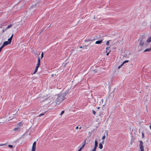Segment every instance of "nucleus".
<instances>
[{
  "label": "nucleus",
  "mask_w": 151,
  "mask_h": 151,
  "mask_svg": "<svg viewBox=\"0 0 151 151\" xmlns=\"http://www.w3.org/2000/svg\"><path fill=\"white\" fill-rule=\"evenodd\" d=\"M66 93H60L57 95L58 97L56 100V104L59 105L62 102L66 99Z\"/></svg>",
  "instance_id": "nucleus-1"
},
{
  "label": "nucleus",
  "mask_w": 151,
  "mask_h": 151,
  "mask_svg": "<svg viewBox=\"0 0 151 151\" xmlns=\"http://www.w3.org/2000/svg\"><path fill=\"white\" fill-rule=\"evenodd\" d=\"M40 58H38L37 60V63L36 65V68L35 70L33 73V74H35L37 71L38 68L40 65Z\"/></svg>",
  "instance_id": "nucleus-2"
},
{
  "label": "nucleus",
  "mask_w": 151,
  "mask_h": 151,
  "mask_svg": "<svg viewBox=\"0 0 151 151\" xmlns=\"http://www.w3.org/2000/svg\"><path fill=\"white\" fill-rule=\"evenodd\" d=\"M139 148L141 150V151H144L143 143L142 141H140L139 142Z\"/></svg>",
  "instance_id": "nucleus-3"
},
{
  "label": "nucleus",
  "mask_w": 151,
  "mask_h": 151,
  "mask_svg": "<svg viewBox=\"0 0 151 151\" xmlns=\"http://www.w3.org/2000/svg\"><path fill=\"white\" fill-rule=\"evenodd\" d=\"M11 42H10L9 41H5L4 43L3 44L2 46L4 47V46L6 45H8L10 44Z\"/></svg>",
  "instance_id": "nucleus-4"
},
{
  "label": "nucleus",
  "mask_w": 151,
  "mask_h": 151,
  "mask_svg": "<svg viewBox=\"0 0 151 151\" xmlns=\"http://www.w3.org/2000/svg\"><path fill=\"white\" fill-rule=\"evenodd\" d=\"M144 42L142 40H140L139 43V45L142 46L144 45Z\"/></svg>",
  "instance_id": "nucleus-5"
},
{
  "label": "nucleus",
  "mask_w": 151,
  "mask_h": 151,
  "mask_svg": "<svg viewBox=\"0 0 151 151\" xmlns=\"http://www.w3.org/2000/svg\"><path fill=\"white\" fill-rule=\"evenodd\" d=\"M102 41H103L102 40L97 41L96 42L95 44H100L102 43Z\"/></svg>",
  "instance_id": "nucleus-6"
},
{
  "label": "nucleus",
  "mask_w": 151,
  "mask_h": 151,
  "mask_svg": "<svg viewBox=\"0 0 151 151\" xmlns=\"http://www.w3.org/2000/svg\"><path fill=\"white\" fill-rule=\"evenodd\" d=\"M84 144L83 145H82V147L80 148L78 150V151H81V149L82 148H83L85 145V143H86V140L85 139L84 141Z\"/></svg>",
  "instance_id": "nucleus-7"
},
{
  "label": "nucleus",
  "mask_w": 151,
  "mask_h": 151,
  "mask_svg": "<svg viewBox=\"0 0 151 151\" xmlns=\"http://www.w3.org/2000/svg\"><path fill=\"white\" fill-rule=\"evenodd\" d=\"M23 125V123L21 122H19L17 124V126L18 127H21Z\"/></svg>",
  "instance_id": "nucleus-8"
},
{
  "label": "nucleus",
  "mask_w": 151,
  "mask_h": 151,
  "mask_svg": "<svg viewBox=\"0 0 151 151\" xmlns=\"http://www.w3.org/2000/svg\"><path fill=\"white\" fill-rule=\"evenodd\" d=\"M98 142L96 140H95V146L94 147L95 148H97V147L98 146Z\"/></svg>",
  "instance_id": "nucleus-9"
},
{
  "label": "nucleus",
  "mask_w": 151,
  "mask_h": 151,
  "mask_svg": "<svg viewBox=\"0 0 151 151\" xmlns=\"http://www.w3.org/2000/svg\"><path fill=\"white\" fill-rule=\"evenodd\" d=\"M151 51V48H149L147 49H146L144 51V52H149Z\"/></svg>",
  "instance_id": "nucleus-10"
},
{
  "label": "nucleus",
  "mask_w": 151,
  "mask_h": 151,
  "mask_svg": "<svg viewBox=\"0 0 151 151\" xmlns=\"http://www.w3.org/2000/svg\"><path fill=\"white\" fill-rule=\"evenodd\" d=\"M12 24H10L7 26V27L5 28V30H6L7 29L11 27H12Z\"/></svg>",
  "instance_id": "nucleus-11"
},
{
  "label": "nucleus",
  "mask_w": 151,
  "mask_h": 151,
  "mask_svg": "<svg viewBox=\"0 0 151 151\" xmlns=\"http://www.w3.org/2000/svg\"><path fill=\"white\" fill-rule=\"evenodd\" d=\"M103 147V145L101 143H100L99 144V148L100 149H101Z\"/></svg>",
  "instance_id": "nucleus-12"
},
{
  "label": "nucleus",
  "mask_w": 151,
  "mask_h": 151,
  "mask_svg": "<svg viewBox=\"0 0 151 151\" xmlns=\"http://www.w3.org/2000/svg\"><path fill=\"white\" fill-rule=\"evenodd\" d=\"M36 142H35L33 144L32 148H36Z\"/></svg>",
  "instance_id": "nucleus-13"
},
{
  "label": "nucleus",
  "mask_w": 151,
  "mask_h": 151,
  "mask_svg": "<svg viewBox=\"0 0 151 151\" xmlns=\"http://www.w3.org/2000/svg\"><path fill=\"white\" fill-rule=\"evenodd\" d=\"M147 42H151V37H148L147 40Z\"/></svg>",
  "instance_id": "nucleus-14"
},
{
  "label": "nucleus",
  "mask_w": 151,
  "mask_h": 151,
  "mask_svg": "<svg viewBox=\"0 0 151 151\" xmlns=\"http://www.w3.org/2000/svg\"><path fill=\"white\" fill-rule=\"evenodd\" d=\"M13 36V34H12V35L10 37V38L8 39V41H9L10 42H11Z\"/></svg>",
  "instance_id": "nucleus-15"
},
{
  "label": "nucleus",
  "mask_w": 151,
  "mask_h": 151,
  "mask_svg": "<svg viewBox=\"0 0 151 151\" xmlns=\"http://www.w3.org/2000/svg\"><path fill=\"white\" fill-rule=\"evenodd\" d=\"M19 128L18 127H17V128H14V129H13V131H16V130H18V131H19Z\"/></svg>",
  "instance_id": "nucleus-16"
},
{
  "label": "nucleus",
  "mask_w": 151,
  "mask_h": 151,
  "mask_svg": "<svg viewBox=\"0 0 151 151\" xmlns=\"http://www.w3.org/2000/svg\"><path fill=\"white\" fill-rule=\"evenodd\" d=\"M128 62H129V60H126L124 61L123 62V63L122 64V65H123L124 64V63H128Z\"/></svg>",
  "instance_id": "nucleus-17"
},
{
  "label": "nucleus",
  "mask_w": 151,
  "mask_h": 151,
  "mask_svg": "<svg viewBox=\"0 0 151 151\" xmlns=\"http://www.w3.org/2000/svg\"><path fill=\"white\" fill-rule=\"evenodd\" d=\"M46 112H45L44 113H42V114H39V115H38V116L39 117H40L41 116H43L44 115H45V113Z\"/></svg>",
  "instance_id": "nucleus-18"
},
{
  "label": "nucleus",
  "mask_w": 151,
  "mask_h": 151,
  "mask_svg": "<svg viewBox=\"0 0 151 151\" xmlns=\"http://www.w3.org/2000/svg\"><path fill=\"white\" fill-rule=\"evenodd\" d=\"M44 54L43 52H42L41 55V59H42L43 57Z\"/></svg>",
  "instance_id": "nucleus-19"
},
{
  "label": "nucleus",
  "mask_w": 151,
  "mask_h": 151,
  "mask_svg": "<svg viewBox=\"0 0 151 151\" xmlns=\"http://www.w3.org/2000/svg\"><path fill=\"white\" fill-rule=\"evenodd\" d=\"M110 49V47H106V52H107V50H108L109 49Z\"/></svg>",
  "instance_id": "nucleus-20"
},
{
  "label": "nucleus",
  "mask_w": 151,
  "mask_h": 151,
  "mask_svg": "<svg viewBox=\"0 0 151 151\" xmlns=\"http://www.w3.org/2000/svg\"><path fill=\"white\" fill-rule=\"evenodd\" d=\"M109 41H107L106 43V44L107 46H108L109 45Z\"/></svg>",
  "instance_id": "nucleus-21"
},
{
  "label": "nucleus",
  "mask_w": 151,
  "mask_h": 151,
  "mask_svg": "<svg viewBox=\"0 0 151 151\" xmlns=\"http://www.w3.org/2000/svg\"><path fill=\"white\" fill-rule=\"evenodd\" d=\"M105 137H106L105 136V135H104V136H103L102 137V139L103 140H104L105 138Z\"/></svg>",
  "instance_id": "nucleus-22"
},
{
  "label": "nucleus",
  "mask_w": 151,
  "mask_h": 151,
  "mask_svg": "<svg viewBox=\"0 0 151 151\" xmlns=\"http://www.w3.org/2000/svg\"><path fill=\"white\" fill-rule=\"evenodd\" d=\"M92 112H93V114L94 115H95L96 114V112L95 111H94L93 110H92Z\"/></svg>",
  "instance_id": "nucleus-23"
},
{
  "label": "nucleus",
  "mask_w": 151,
  "mask_h": 151,
  "mask_svg": "<svg viewBox=\"0 0 151 151\" xmlns=\"http://www.w3.org/2000/svg\"><path fill=\"white\" fill-rule=\"evenodd\" d=\"M4 47L2 45L0 47V52H1V50H2V48Z\"/></svg>",
  "instance_id": "nucleus-24"
},
{
  "label": "nucleus",
  "mask_w": 151,
  "mask_h": 151,
  "mask_svg": "<svg viewBox=\"0 0 151 151\" xmlns=\"http://www.w3.org/2000/svg\"><path fill=\"white\" fill-rule=\"evenodd\" d=\"M64 113V111H62L61 113L60 114V115H62Z\"/></svg>",
  "instance_id": "nucleus-25"
},
{
  "label": "nucleus",
  "mask_w": 151,
  "mask_h": 151,
  "mask_svg": "<svg viewBox=\"0 0 151 151\" xmlns=\"http://www.w3.org/2000/svg\"><path fill=\"white\" fill-rule=\"evenodd\" d=\"M36 149V148H32V150L31 151H35Z\"/></svg>",
  "instance_id": "nucleus-26"
},
{
  "label": "nucleus",
  "mask_w": 151,
  "mask_h": 151,
  "mask_svg": "<svg viewBox=\"0 0 151 151\" xmlns=\"http://www.w3.org/2000/svg\"><path fill=\"white\" fill-rule=\"evenodd\" d=\"M142 138H143L144 137V133L143 132H142Z\"/></svg>",
  "instance_id": "nucleus-27"
},
{
  "label": "nucleus",
  "mask_w": 151,
  "mask_h": 151,
  "mask_svg": "<svg viewBox=\"0 0 151 151\" xmlns=\"http://www.w3.org/2000/svg\"><path fill=\"white\" fill-rule=\"evenodd\" d=\"M5 145V144H0V146H4Z\"/></svg>",
  "instance_id": "nucleus-28"
},
{
  "label": "nucleus",
  "mask_w": 151,
  "mask_h": 151,
  "mask_svg": "<svg viewBox=\"0 0 151 151\" xmlns=\"http://www.w3.org/2000/svg\"><path fill=\"white\" fill-rule=\"evenodd\" d=\"M96 148L94 147L93 149L92 150V151H96Z\"/></svg>",
  "instance_id": "nucleus-29"
},
{
  "label": "nucleus",
  "mask_w": 151,
  "mask_h": 151,
  "mask_svg": "<svg viewBox=\"0 0 151 151\" xmlns=\"http://www.w3.org/2000/svg\"><path fill=\"white\" fill-rule=\"evenodd\" d=\"M8 147L11 148H12L13 147V146L11 145H9Z\"/></svg>",
  "instance_id": "nucleus-30"
},
{
  "label": "nucleus",
  "mask_w": 151,
  "mask_h": 151,
  "mask_svg": "<svg viewBox=\"0 0 151 151\" xmlns=\"http://www.w3.org/2000/svg\"><path fill=\"white\" fill-rule=\"evenodd\" d=\"M123 65H122V64L121 65H120V66H119V67H118V68L119 69V68H120Z\"/></svg>",
  "instance_id": "nucleus-31"
},
{
  "label": "nucleus",
  "mask_w": 151,
  "mask_h": 151,
  "mask_svg": "<svg viewBox=\"0 0 151 151\" xmlns=\"http://www.w3.org/2000/svg\"><path fill=\"white\" fill-rule=\"evenodd\" d=\"M6 30H5V28H4L2 31V32L3 33L4 32V31H6Z\"/></svg>",
  "instance_id": "nucleus-32"
},
{
  "label": "nucleus",
  "mask_w": 151,
  "mask_h": 151,
  "mask_svg": "<svg viewBox=\"0 0 151 151\" xmlns=\"http://www.w3.org/2000/svg\"><path fill=\"white\" fill-rule=\"evenodd\" d=\"M90 40H85V42H88V41H90Z\"/></svg>",
  "instance_id": "nucleus-33"
},
{
  "label": "nucleus",
  "mask_w": 151,
  "mask_h": 151,
  "mask_svg": "<svg viewBox=\"0 0 151 151\" xmlns=\"http://www.w3.org/2000/svg\"><path fill=\"white\" fill-rule=\"evenodd\" d=\"M110 52H107V53H106V55H108Z\"/></svg>",
  "instance_id": "nucleus-34"
},
{
  "label": "nucleus",
  "mask_w": 151,
  "mask_h": 151,
  "mask_svg": "<svg viewBox=\"0 0 151 151\" xmlns=\"http://www.w3.org/2000/svg\"><path fill=\"white\" fill-rule=\"evenodd\" d=\"M78 126H77V127H76V129H78Z\"/></svg>",
  "instance_id": "nucleus-35"
},
{
  "label": "nucleus",
  "mask_w": 151,
  "mask_h": 151,
  "mask_svg": "<svg viewBox=\"0 0 151 151\" xmlns=\"http://www.w3.org/2000/svg\"><path fill=\"white\" fill-rule=\"evenodd\" d=\"M149 126H150V129H151V124H150Z\"/></svg>",
  "instance_id": "nucleus-36"
},
{
  "label": "nucleus",
  "mask_w": 151,
  "mask_h": 151,
  "mask_svg": "<svg viewBox=\"0 0 151 151\" xmlns=\"http://www.w3.org/2000/svg\"><path fill=\"white\" fill-rule=\"evenodd\" d=\"M100 109V107H97V109Z\"/></svg>",
  "instance_id": "nucleus-37"
},
{
  "label": "nucleus",
  "mask_w": 151,
  "mask_h": 151,
  "mask_svg": "<svg viewBox=\"0 0 151 151\" xmlns=\"http://www.w3.org/2000/svg\"><path fill=\"white\" fill-rule=\"evenodd\" d=\"M82 46H81V47H79V48H82Z\"/></svg>",
  "instance_id": "nucleus-38"
},
{
  "label": "nucleus",
  "mask_w": 151,
  "mask_h": 151,
  "mask_svg": "<svg viewBox=\"0 0 151 151\" xmlns=\"http://www.w3.org/2000/svg\"><path fill=\"white\" fill-rule=\"evenodd\" d=\"M81 127H80L79 128V129H81Z\"/></svg>",
  "instance_id": "nucleus-39"
},
{
  "label": "nucleus",
  "mask_w": 151,
  "mask_h": 151,
  "mask_svg": "<svg viewBox=\"0 0 151 151\" xmlns=\"http://www.w3.org/2000/svg\"><path fill=\"white\" fill-rule=\"evenodd\" d=\"M52 76H53V75H52Z\"/></svg>",
  "instance_id": "nucleus-40"
}]
</instances>
